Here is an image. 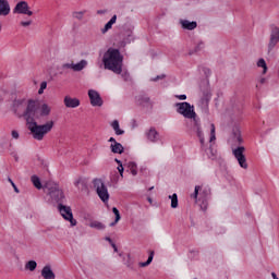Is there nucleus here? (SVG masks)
Masks as SVG:
<instances>
[{"label": "nucleus", "mask_w": 279, "mask_h": 279, "mask_svg": "<svg viewBox=\"0 0 279 279\" xmlns=\"http://www.w3.org/2000/svg\"><path fill=\"white\" fill-rule=\"evenodd\" d=\"M43 93H45V89H43L41 87H39V89H38V95H43Z\"/></svg>", "instance_id": "nucleus-56"}, {"label": "nucleus", "mask_w": 279, "mask_h": 279, "mask_svg": "<svg viewBox=\"0 0 279 279\" xmlns=\"http://www.w3.org/2000/svg\"><path fill=\"white\" fill-rule=\"evenodd\" d=\"M110 149L112 154H123V151H125V147H123V144L119 142L116 144H111Z\"/></svg>", "instance_id": "nucleus-19"}, {"label": "nucleus", "mask_w": 279, "mask_h": 279, "mask_svg": "<svg viewBox=\"0 0 279 279\" xmlns=\"http://www.w3.org/2000/svg\"><path fill=\"white\" fill-rule=\"evenodd\" d=\"M105 241H108V243L110 244V245H112L114 242L112 241V238H110V236H106L105 238Z\"/></svg>", "instance_id": "nucleus-47"}, {"label": "nucleus", "mask_w": 279, "mask_h": 279, "mask_svg": "<svg viewBox=\"0 0 279 279\" xmlns=\"http://www.w3.org/2000/svg\"><path fill=\"white\" fill-rule=\"evenodd\" d=\"M270 39L268 44V51H274V47H276L279 43V27L276 25L270 26Z\"/></svg>", "instance_id": "nucleus-11"}, {"label": "nucleus", "mask_w": 279, "mask_h": 279, "mask_svg": "<svg viewBox=\"0 0 279 279\" xmlns=\"http://www.w3.org/2000/svg\"><path fill=\"white\" fill-rule=\"evenodd\" d=\"M74 185L76 186V189H81V191H86V189H88V184L86 183V180H84L82 178L76 180L74 182Z\"/></svg>", "instance_id": "nucleus-24"}, {"label": "nucleus", "mask_w": 279, "mask_h": 279, "mask_svg": "<svg viewBox=\"0 0 279 279\" xmlns=\"http://www.w3.org/2000/svg\"><path fill=\"white\" fill-rule=\"evenodd\" d=\"M31 181L34 184L35 189H38V191L43 189V183L40 182V178H38V175L36 174L32 175Z\"/></svg>", "instance_id": "nucleus-26"}, {"label": "nucleus", "mask_w": 279, "mask_h": 279, "mask_svg": "<svg viewBox=\"0 0 279 279\" xmlns=\"http://www.w3.org/2000/svg\"><path fill=\"white\" fill-rule=\"evenodd\" d=\"M124 265L129 269L134 270V262H132V257L130 256V254L128 255V260L124 263Z\"/></svg>", "instance_id": "nucleus-36"}, {"label": "nucleus", "mask_w": 279, "mask_h": 279, "mask_svg": "<svg viewBox=\"0 0 279 279\" xmlns=\"http://www.w3.org/2000/svg\"><path fill=\"white\" fill-rule=\"evenodd\" d=\"M15 160H16V161L19 160V156H15Z\"/></svg>", "instance_id": "nucleus-60"}, {"label": "nucleus", "mask_w": 279, "mask_h": 279, "mask_svg": "<svg viewBox=\"0 0 279 279\" xmlns=\"http://www.w3.org/2000/svg\"><path fill=\"white\" fill-rule=\"evenodd\" d=\"M257 66L263 69L264 75H265V73H267V62L265 61V59H259L257 62Z\"/></svg>", "instance_id": "nucleus-32"}, {"label": "nucleus", "mask_w": 279, "mask_h": 279, "mask_svg": "<svg viewBox=\"0 0 279 279\" xmlns=\"http://www.w3.org/2000/svg\"><path fill=\"white\" fill-rule=\"evenodd\" d=\"M202 49H204L203 41L198 43L197 46H195V48L190 51V56H193V53H199V51H202Z\"/></svg>", "instance_id": "nucleus-31"}, {"label": "nucleus", "mask_w": 279, "mask_h": 279, "mask_svg": "<svg viewBox=\"0 0 279 279\" xmlns=\"http://www.w3.org/2000/svg\"><path fill=\"white\" fill-rule=\"evenodd\" d=\"M146 136L150 143H158L160 134L156 131V128H150L149 131L146 133Z\"/></svg>", "instance_id": "nucleus-16"}, {"label": "nucleus", "mask_w": 279, "mask_h": 279, "mask_svg": "<svg viewBox=\"0 0 279 279\" xmlns=\"http://www.w3.org/2000/svg\"><path fill=\"white\" fill-rule=\"evenodd\" d=\"M177 99H180L181 101L186 100V95L182 94V95H175Z\"/></svg>", "instance_id": "nucleus-43"}, {"label": "nucleus", "mask_w": 279, "mask_h": 279, "mask_svg": "<svg viewBox=\"0 0 279 279\" xmlns=\"http://www.w3.org/2000/svg\"><path fill=\"white\" fill-rule=\"evenodd\" d=\"M118 171H119L121 178H123V172L125 171V168H123V165L122 166H118Z\"/></svg>", "instance_id": "nucleus-42"}, {"label": "nucleus", "mask_w": 279, "mask_h": 279, "mask_svg": "<svg viewBox=\"0 0 279 279\" xmlns=\"http://www.w3.org/2000/svg\"><path fill=\"white\" fill-rule=\"evenodd\" d=\"M109 143H111V145H116V143H119V142H117L114 137H110Z\"/></svg>", "instance_id": "nucleus-48"}, {"label": "nucleus", "mask_w": 279, "mask_h": 279, "mask_svg": "<svg viewBox=\"0 0 279 279\" xmlns=\"http://www.w3.org/2000/svg\"><path fill=\"white\" fill-rule=\"evenodd\" d=\"M154 251L149 252V256L147 258L146 262H141L138 265L140 267H149V265H151L153 260H154Z\"/></svg>", "instance_id": "nucleus-27"}, {"label": "nucleus", "mask_w": 279, "mask_h": 279, "mask_svg": "<svg viewBox=\"0 0 279 279\" xmlns=\"http://www.w3.org/2000/svg\"><path fill=\"white\" fill-rule=\"evenodd\" d=\"M97 14H106V11H104V10H98V11H97Z\"/></svg>", "instance_id": "nucleus-57"}, {"label": "nucleus", "mask_w": 279, "mask_h": 279, "mask_svg": "<svg viewBox=\"0 0 279 279\" xmlns=\"http://www.w3.org/2000/svg\"><path fill=\"white\" fill-rule=\"evenodd\" d=\"M22 27H29L32 25V21L21 22Z\"/></svg>", "instance_id": "nucleus-44"}, {"label": "nucleus", "mask_w": 279, "mask_h": 279, "mask_svg": "<svg viewBox=\"0 0 279 279\" xmlns=\"http://www.w3.org/2000/svg\"><path fill=\"white\" fill-rule=\"evenodd\" d=\"M203 73L207 78L210 77V75H213V71H210L209 68H203Z\"/></svg>", "instance_id": "nucleus-40"}, {"label": "nucleus", "mask_w": 279, "mask_h": 279, "mask_svg": "<svg viewBox=\"0 0 279 279\" xmlns=\"http://www.w3.org/2000/svg\"><path fill=\"white\" fill-rule=\"evenodd\" d=\"M89 228H94V230H106V225L101 221L94 220L89 223Z\"/></svg>", "instance_id": "nucleus-25"}, {"label": "nucleus", "mask_w": 279, "mask_h": 279, "mask_svg": "<svg viewBox=\"0 0 279 279\" xmlns=\"http://www.w3.org/2000/svg\"><path fill=\"white\" fill-rule=\"evenodd\" d=\"M40 88L44 90L47 88V81L41 82Z\"/></svg>", "instance_id": "nucleus-46"}, {"label": "nucleus", "mask_w": 279, "mask_h": 279, "mask_svg": "<svg viewBox=\"0 0 279 279\" xmlns=\"http://www.w3.org/2000/svg\"><path fill=\"white\" fill-rule=\"evenodd\" d=\"M118 223L119 222H117V218H116L114 221L110 223V227L112 228V227L117 226Z\"/></svg>", "instance_id": "nucleus-54"}, {"label": "nucleus", "mask_w": 279, "mask_h": 279, "mask_svg": "<svg viewBox=\"0 0 279 279\" xmlns=\"http://www.w3.org/2000/svg\"><path fill=\"white\" fill-rule=\"evenodd\" d=\"M46 189H48V195H50L52 202H56L58 206L59 204H64L66 197L64 196V192L60 189V185L57 183H48Z\"/></svg>", "instance_id": "nucleus-5"}, {"label": "nucleus", "mask_w": 279, "mask_h": 279, "mask_svg": "<svg viewBox=\"0 0 279 279\" xmlns=\"http://www.w3.org/2000/svg\"><path fill=\"white\" fill-rule=\"evenodd\" d=\"M36 267H38L36 260H28L25 265V269H28V271H36Z\"/></svg>", "instance_id": "nucleus-30"}, {"label": "nucleus", "mask_w": 279, "mask_h": 279, "mask_svg": "<svg viewBox=\"0 0 279 279\" xmlns=\"http://www.w3.org/2000/svg\"><path fill=\"white\" fill-rule=\"evenodd\" d=\"M41 276L45 279H56V274L51 269V266L46 265L41 270Z\"/></svg>", "instance_id": "nucleus-17"}, {"label": "nucleus", "mask_w": 279, "mask_h": 279, "mask_svg": "<svg viewBox=\"0 0 279 279\" xmlns=\"http://www.w3.org/2000/svg\"><path fill=\"white\" fill-rule=\"evenodd\" d=\"M213 141H217V135L215 134V124L211 123L209 143H213Z\"/></svg>", "instance_id": "nucleus-35"}, {"label": "nucleus", "mask_w": 279, "mask_h": 279, "mask_svg": "<svg viewBox=\"0 0 279 279\" xmlns=\"http://www.w3.org/2000/svg\"><path fill=\"white\" fill-rule=\"evenodd\" d=\"M63 101L65 108H77L80 106V99L72 98L71 96H65Z\"/></svg>", "instance_id": "nucleus-14"}, {"label": "nucleus", "mask_w": 279, "mask_h": 279, "mask_svg": "<svg viewBox=\"0 0 279 279\" xmlns=\"http://www.w3.org/2000/svg\"><path fill=\"white\" fill-rule=\"evenodd\" d=\"M210 187L207 186L202 189V186L196 185L194 189V193L191 195V197H193V199H197L198 197L202 210H208V202L210 199Z\"/></svg>", "instance_id": "nucleus-4"}, {"label": "nucleus", "mask_w": 279, "mask_h": 279, "mask_svg": "<svg viewBox=\"0 0 279 279\" xmlns=\"http://www.w3.org/2000/svg\"><path fill=\"white\" fill-rule=\"evenodd\" d=\"M93 184L98 197L104 202V204H106V202L110 199V194L108 193L106 183H104V180L101 179H94Z\"/></svg>", "instance_id": "nucleus-6"}, {"label": "nucleus", "mask_w": 279, "mask_h": 279, "mask_svg": "<svg viewBox=\"0 0 279 279\" xmlns=\"http://www.w3.org/2000/svg\"><path fill=\"white\" fill-rule=\"evenodd\" d=\"M169 199H171V208H178V194H172Z\"/></svg>", "instance_id": "nucleus-33"}, {"label": "nucleus", "mask_w": 279, "mask_h": 279, "mask_svg": "<svg viewBox=\"0 0 279 279\" xmlns=\"http://www.w3.org/2000/svg\"><path fill=\"white\" fill-rule=\"evenodd\" d=\"M165 77H167V75L160 74V75H157L156 77L150 78V82H159V80H165Z\"/></svg>", "instance_id": "nucleus-41"}, {"label": "nucleus", "mask_w": 279, "mask_h": 279, "mask_svg": "<svg viewBox=\"0 0 279 279\" xmlns=\"http://www.w3.org/2000/svg\"><path fill=\"white\" fill-rule=\"evenodd\" d=\"M112 213L116 216V222L121 221V213H119V209L117 207H112Z\"/></svg>", "instance_id": "nucleus-38"}, {"label": "nucleus", "mask_w": 279, "mask_h": 279, "mask_svg": "<svg viewBox=\"0 0 279 279\" xmlns=\"http://www.w3.org/2000/svg\"><path fill=\"white\" fill-rule=\"evenodd\" d=\"M117 23V15H113L109 22L105 24V27L101 28V34H107L109 29H112V26Z\"/></svg>", "instance_id": "nucleus-21"}, {"label": "nucleus", "mask_w": 279, "mask_h": 279, "mask_svg": "<svg viewBox=\"0 0 279 279\" xmlns=\"http://www.w3.org/2000/svg\"><path fill=\"white\" fill-rule=\"evenodd\" d=\"M210 93L205 92L203 98L201 99L202 104H205V106H208V101H210Z\"/></svg>", "instance_id": "nucleus-34"}, {"label": "nucleus", "mask_w": 279, "mask_h": 279, "mask_svg": "<svg viewBox=\"0 0 279 279\" xmlns=\"http://www.w3.org/2000/svg\"><path fill=\"white\" fill-rule=\"evenodd\" d=\"M22 106H25V98L14 99L13 104H12L13 112L16 114V112H19V110H20V108H22Z\"/></svg>", "instance_id": "nucleus-20"}, {"label": "nucleus", "mask_w": 279, "mask_h": 279, "mask_svg": "<svg viewBox=\"0 0 279 279\" xmlns=\"http://www.w3.org/2000/svg\"><path fill=\"white\" fill-rule=\"evenodd\" d=\"M181 25L183 29H189L192 32V29H195L197 27V22L193 21L190 22L187 20H181Z\"/></svg>", "instance_id": "nucleus-18"}, {"label": "nucleus", "mask_w": 279, "mask_h": 279, "mask_svg": "<svg viewBox=\"0 0 279 279\" xmlns=\"http://www.w3.org/2000/svg\"><path fill=\"white\" fill-rule=\"evenodd\" d=\"M245 148L243 146H239L233 149V156L242 169H247V158H245V155L243 154Z\"/></svg>", "instance_id": "nucleus-8"}, {"label": "nucleus", "mask_w": 279, "mask_h": 279, "mask_svg": "<svg viewBox=\"0 0 279 279\" xmlns=\"http://www.w3.org/2000/svg\"><path fill=\"white\" fill-rule=\"evenodd\" d=\"M111 128L112 130L116 132V135L117 136H123V134H125V131L122 130L119 125V120H114L112 123H111Z\"/></svg>", "instance_id": "nucleus-23"}, {"label": "nucleus", "mask_w": 279, "mask_h": 279, "mask_svg": "<svg viewBox=\"0 0 279 279\" xmlns=\"http://www.w3.org/2000/svg\"><path fill=\"white\" fill-rule=\"evenodd\" d=\"M13 14H26V16H33L34 12L29 10L27 1H20L15 4Z\"/></svg>", "instance_id": "nucleus-9"}, {"label": "nucleus", "mask_w": 279, "mask_h": 279, "mask_svg": "<svg viewBox=\"0 0 279 279\" xmlns=\"http://www.w3.org/2000/svg\"><path fill=\"white\" fill-rule=\"evenodd\" d=\"M88 97L92 106L98 107V108H101V106H104V99L101 98V95L99 94V92L95 89H89Z\"/></svg>", "instance_id": "nucleus-12"}, {"label": "nucleus", "mask_w": 279, "mask_h": 279, "mask_svg": "<svg viewBox=\"0 0 279 279\" xmlns=\"http://www.w3.org/2000/svg\"><path fill=\"white\" fill-rule=\"evenodd\" d=\"M58 210L63 219H65V221H70L72 227L77 226V220L73 218V210L71 209V206H66L64 203H60L58 205Z\"/></svg>", "instance_id": "nucleus-7"}, {"label": "nucleus", "mask_w": 279, "mask_h": 279, "mask_svg": "<svg viewBox=\"0 0 279 279\" xmlns=\"http://www.w3.org/2000/svg\"><path fill=\"white\" fill-rule=\"evenodd\" d=\"M232 134L236 143L241 145V143H243V137H241V130H239V128H234Z\"/></svg>", "instance_id": "nucleus-28"}, {"label": "nucleus", "mask_w": 279, "mask_h": 279, "mask_svg": "<svg viewBox=\"0 0 279 279\" xmlns=\"http://www.w3.org/2000/svg\"><path fill=\"white\" fill-rule=\"evenodd\" d=\"M149 191H154V186L149 187Z\"/></svg>", "instance_id": "nucleus-59"}, {"label": "nucleus", "mask_w": 279, "mask_h": 279, "mask_svg": "<svg viewBox=\"0 0 279 279\" xmlns=\"http://www.w3.org/2000/svg\"><path fill=\"white\" fill-rule=\"evenodd\" d=\"M38 106L36 100L29 99L27 101L26 109L23 117L28 125V130L35 141H43L46 134H49L53 130L54 122L50 120L45 124H38L36 121H40V116H38Z\"/></svg>", "instance_id": "nucleus-1"}, {"label": "nucleus", "mask_w": 279, "mask_h": 279, "mask_svg": "<svg viewBox=\"0 0 279 279\" xmlns=\"http://www.w3.org/2000/svg\"><path fill=\"white\" fill-rule=\"evenodd\" d=\"M10 11V2L8 0H0V16H8Z\"/></svg>", "instance_id": "nucleus-15"}, {"label": "nucleus", "mask_w": 279, "mask_h": 279, "mask_svg": "<svg viewBox=\"0 0 279 279\" xmlns=\"http://www.w3.org/2000/svg\"><path fill=\"white\" fill-rule=\"evenodd\" d=\"M136 106H141L142 108H151L154 104L151 102V98L145 93H140L135 96Z\"/></svg>", "instance_id": "nucleus-10"}, {"label": "nucleus", "mask_w": 279, "mask_h": 279, "mask_svg": "<svg viewBox=\"0 0 279 279\" xmlns=\"http://www.w3.org/2000/svg\"><path fill=\"white\" fill-rule=\"evenodd\" d=\"M128 168H129V171L132 173V175H138V170H137L136 162L130 161L128 163Z\"/></svg>", "instance_id": "nucleus-29"}, {"label": "nucleus", "mask_w": 279, "mask_h": 279, "mask_svg": "<svg viewBox=\"0 0 279 279\" xmlns=\"http://www.w3.org/2000/svg\"><path fill=\"white\" fill-rule=\"evenodd\" d=\"M271 277H272L274 279H278V275H276V272H271Z\"/></svg>", "instance_id": "nucleus-58"}, {"label": "nucleus", "mask_w": 279, "mask_h": 279, "mask_svg": "<svg viewBox=\"0 0 279 279\" xmlns=\"http://www.w3.org/2000/svg\"><path fill=\"white\" fill-rule=\"evenodd\" d=\"M122 77H124V80H129L130 78V73L125 72L124 74H122Z\"/></svg>", "instance_id": "nucleus-52"}, {"label": "nucleus", "mask_w": 279, "mask_h": 279, "mask_svg": "<svg viewBox=\"0 0 279 279\" xmlns=\"http://www.w3.org/2000/svg\"><path fill=\"white\" fill-rule=\"evenodd\" d=\"M12 138H19V131H12Z\"/></svg>", "instance_id": "nucleus-45"}, {"label": "nucleus", "mask_w": 279, "mask_h": 279, "mask_svg": "<svg viewBox=\"0 0 279 279\" xmlns=\"http://www.w3.org/2000/svg\"><path fill=\"white\" fill-rule=\"evenodd\" d=\"M88 64V61L86 60H81L78 63H64L62 65V69H72V71H76V72H80V71H84V69H86Z\"/></svg>", "instance_id": "nucleus-13"}, {"label": "nucleus", "mask_w": 279, "mask_h": 279, "mask_svg": "<svg viewBox=\"0 0 279 279\" xmlns=\"http://www.w3.org/2000/svg\"><path fill=\"white\" fill-rule=\"evenodd\" d=\"M111 247L113 248L114 252H119V247H117L116 243L111 244Z\"/></svg>", "instance_id": "nucleus-53"}, {"label": "nucleus", "mask_w": 279, "mask_h": 279, "mask_svg": "<svg viewBox=\"0 0 279 279\" xmlns=\"http://www.w3.org/2000/svg\"><path fill=\"white\" fill-rule=\"evenodd\" d=\"M84 14H86V11L74 12L73 17L77 19V21H82V19H84Z\"/></svg>", "instance_id": "nucleus-37"}, {"label": "nucleus", "mask_w": 279, "mask_h": 279, "mask_svg": "<svg viewBox=\"0 0 279 279\" xmlns=\"http://www.w3.org/2000/svg\"><path fill=\"white\" fill-rule=\"evenodd\" d=\"M132 39H133L132 35H128V37L125 38V43H132Z\"/></svg>", "instance_id": "nucleus-49"}, {"label": "nucleus", "mask_w": 279, "mask_h": 279, "mask_svg": "<svg viewBox=\"0 0 279 279\" xmlns=\"http://www.w3.org/2000/svg\"><path fill=\"white\" fill-rule=\"evenodd\" d=\"M114 162H117L118 167L123 166V162L121 160H119L118 158L114 159Z\"/></svg>", "instance_id": "nucleus-50"}, {"label": "nucleus", "mask_w": 279, "mask_h": 279, "mask_svg": "<svg viewBox=\"0 0 279 279\" xmlns=\"http://www.w3.org/2000/svg\"><path fill=\"white\" fill-rule=\"evenodd\" d=\"M196 134H197V137L199 138V143H201L202 147H204V143H205L204 132L201 131V132H198Z\"/></svg>", "instance_id": "nucleus-39"}, {"label": "nucleus", "mask_w": 279, "mask_h": 279, "mask_svg": "<svg viewBox=\"0 0 279 279\" xmlns=\"http://www.w3.org/2000/svg\"><path fill=\"white\" fill-rule=\"evenodd\" d=\"M177 112L179 114H182L185 119H193L194 123V130H196V134L202 131V123L199 121V118L197 117V113L195 112V107L191 106L189 102H177Z\"/></svg>", "instance_id": "nucleus-3"}, {"label": "nucleus", "mask_w": 279, "mask_h": 279, "mask_svg": "<svg viewBox=\"0 0 279 279\" xmlns=\"http://www.w3.org/2000/svg\"><path fill=\"white\" fill-rule=\"evenodd\" d=\"M49 114H51V107H49V105H47V104H43L40 106V111L38 114L39 119H40V117H49Z\"/></svg>", "instance_id": "nucleus-22"}, {"label": "nucleus", "mask_w": 279, "mask_h": 279, "mask_svg": "<svg viewBox=\"0 0 279 279\" xmlns=\"http://www.w3.org/2000/svg\"><path fill=\"white\" fill-rule=\"evenodd\" d=\"M9 182H12V179H9Z\"/></svg>", "instance_id": "nucleus-61"}, {"label": "nucleus", "mask_w": 279, "mask_h": 279, "mask_svg": "<svg viewBox=\"0 0 279 279\" xmlns=\"http://www.w3.org/2000/svg\"><path fill=\"white\" fill-rule=\"evenodd\" d=\"M11 184H12L15 193H19V187H16V184H14V181H11Z\"/></svg>", "instance_id": "nucleus-51"}, {"label": "nucleus", "mask_w": 279, "mask_h": 279, "mask_svg": "<svg viewBox=\"0 0 279 279\" xmlns=\"http://www.w3.org/2000/svg\"><path fill=\"white\" fill-rule=\"evenodd\" d=\"M266 82H267V78H265V77H263V78L259 80V83H260V84H265Z\"/></svg>", "instance_id": "nucleus-55"}, {"label": "nucleus", "mask_w": 279, "mask_h": 279, "mask_svg": "<svg viewBox=\"0 0 279 279\" xmlns=\"http://www.w3.org/2000/svg\"><path fill=\"white\" fill-rule=\"evenodd\" d=\"M102 64L107 71H112L116 75L123 73V54L118 48H108L104 53Z\"/></svg>", "instance_id": "nucleus-2"}]
</instances>
